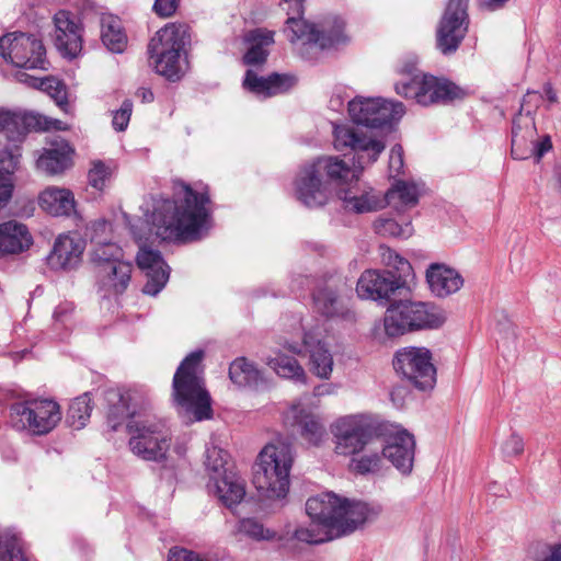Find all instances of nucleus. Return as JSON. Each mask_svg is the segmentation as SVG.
<instances>
[{
    "label": "nucleus",
    "instance_id": "nucleus-1",
    "mask_svg": "<svg viewBox=\"0 0 561 561\" xmlns=\"http://www.w3.org/2000/svg\"><path fill=\"white\" fill-rule=\"evenodd\" d=\"M306 512L311 522L298 526L293 537L301 542L319 545L354 533L366 522L375 519L380 508L324 492L308 499Z\"/></svg>",
    "mask_w": 561,
    "mask_h": 561
},
{
    "label": "nucleus",
    "instance_id": "nucleus-2",
    "mask_svg": "<svg viewBox=\"0 0 561 561\" xmlns=\"http://www.w3.org/2000/svg\"><path fill=\"white\" fill-rule=\"evenodd\" d=\"M173 199L154 198L151 224L156 236L168 242H185L199 238L210 213L207 191L196 192L184 182L174 183Z\"/></svg>",
    "mask_w": 561,
    "mask_h": 561
},
{
    "label": "nucleus",
    "instance_id": "nucleus-3",
    "mask_svg": "<svg viewBox=\"0 0 561 561\" xmlns=\"http://www.w3.org/2000/svg\"><path fill=\"white\" fill-rule=\"evenodd\" d=\"M334 147L339 151L351 150L354 152V168L344 183L335 185L337 196L346 211L365 214L376 211L383 207V201L379 194L359 181V173L365 167L377 161L385 150V142L367 135L358 127L348 125L334 126Z\"/></svg>",
    "mask_w": 561,
    "mask_h": 561
},
{
    "label": "nucleus",
    "instance_id": "nucleus-4",
    "mask_svg": "<svg viewBox=\"0 0 561 561\" xmlns=\"http://www.w3.org/2000/svg\"><path fill=\"white\" fill-rule=\"evenodd\" d=\"M354 175L351 167L337 157L323 156L304 164L295 179V195L309 208L327 204L330 184L339 185Z\"/></svg>",
    "mask_w": 561,
    "mask_h": 561
},
{
    "label": "nucleus",
    "instance_id": "nucleus-5",
    "mask_svg": "<svg viewBox=\"0 0 561 561\" xmlns=\"http://www.w3.org/2000/svg\"><path fill=\"white\" fill-rule=\"evenodd\" d=\"M191 43V27L186 23H168L160 28L148 44L156 71L170 81L179 80L184 73L183 65Z\"/></svg>",
    "mask_w": 561,
    "mask_h": 561
},
{
    "label": "nucleus",
    "instance_id": "nucleus-6",
    "mask_svg": "<svg viewBox=\"0 0 561 561\" xmlns=\"http://www.w3.org/2000/svg\"><path fill=\"white\" fill-rule=\"evenodd\" d=\"M204 352L197 350L188 354L179 365L172 381V396L175 403L191 412L195 421L209 419L213 414L210 396L205 389L202 360Z\"/></svg>",
    "mask_w": 561,
    "mask_h": 561
},
{
    "label": "nucleus",
    "instance_id": "nucleus-7",
    "mask_svg": "<svg viewBox=\"0 0 561 561\" xmlns=\"http://www.w3.org/2000/svg\"><path fill=\"white\" fill-rule=\"evenodd\" d=\"M293 450L288 442L276 439L259 454L253 469V484L268 499H284L290 485Z\"/></svg>",
    "mask_w": 561,
    "mask_h": 561
},
{
    "label": "nucleus",
    "instance_id": "nucleus-8",
    "mask_svg": "<svg viewBox=\"0 0 561 561\" xmlns=\"http://www.w3.org/2000/svg\"><path fill=\"white\" fill-rule=\"evenodd\" d=\"M444 311L432 302L397 297L387 308L383 327L389 337L408 332L433 330L443 325Z\"/></svg>",
    "mask_w": 561,
    "mask_h": 561
},
{
    "label": "nucleus",
    "instance_id": "nucleus-9",
    "mask_svg": "<svg viewBox=\"0 0 561 561\" xmlns=\"http://www.w3.org/2000/svg\"><path fill=\"white\" fill-rule=\"evenodd\" d=\"M129 448L139 458L160 462L167 458L172 435L167 423L154 415H141L127 422Z\"/></svg>",
    "mask_w": 561,
    "mask_h": 561
},
{
    "label": "nucleus",
    "instance_id": "nucleus-10",
    "mask_svg": "<svg viewBox=\"0 0 561 561\" xmlns=\"http://www.w3.org/2000/svg\"><path fill=\"white\" fill-rule=\"evenodd\" d=\"M385 425L366 414L337 419L331 426L334 451L341 456H355L383 435Z\"/></svg>",
    "mask_w": 561,
    "mask_h": 561
},
{
    "label": "nucleus",
    "instance_id": "nucleus-11",
    "mask_svg": "<svg viewBox=\"0 0 561 561\" xmlns=\"http://www.w3.org/2000/svg\"><path fill=\"white\" fill-rule=\"evenodd\" d=\"M285 32L291 43L314 45L320 49L337 48L347 44L345 22L335 15L322 19L319 24L309 23L302 18L289 16Z\"/></svg>",
    "mask_w": 561,
    "mask_h": 561
},
{
    "label": "nucleus",
    "instance_id": "nucleus-12",
    "mask_svg": "<svg viewBox=\"0 0 561 561\" xmlns=\"http://www.w3.org/2000/svg\"><path fill=\"white\" fill-rule=\"evenodd\" d=\"M394 90L397 94L412 99L423 106L447 104L467 95L465 89L450 80L432 75L414 76L409 81H399L394 84Z\"/></svg>",
    "mask_w": 561,
    "mask_h": 561
},
{
    "label": "nucleus",
    "instance_id": "nucleus-13",
    "mask_svg": "<svg viewBox=\"0 0 561 561\" xmlns=\"http://www.w3.org/2000/svg\"><path fill=\"white\" fill-rule=\"evenodd\" d=\"M10 422L19 431L27 430L35 435L49 433L60 421L59 404L53 400L15 402L10 407Z\"/></svg>",
    "mask_w": 561,
    "mask_h": 561
},
{
    "label": "nucleus",
    "instance_id": "nucleus-14",
    "mask_svg": "<svg viewBox=\"0 0 561 561\" xmlns=\"http://www.w3.org/2000/svg\"><path fill=\"white\" fill-rule=\"evenodd\" d=\"M469 0H448L435 32L436 48L444 55L455 54L470 25Z\"/></svg>",
    "mask_w": 561,
    "mask_h": 561
},
{
    "label": "nucleus",
    "instance_id": "nucleus-15",
    "mask_svg": "<svg viewBox=\"0 0 561 561\" xmlns=\"http://www.w3.org/2000/svg\"><path fill=\"white\" fill-rule=\"evenodd\" d=\"M0 56L24 69H48L46 49L35 35L15 32L0 37Z\"/></svg>",
    "mask_w": 561,
    "mask_h": 561
},
{
    "label": "nucleus",
    "instance_id": "nucleus-16",
    "mask_svg": "<svg viewBox=\"0 0 561 561\" xmlns=\"http://www.w3.org/2000/svg\"><path fill=\"white\" fill-rule=\"evenodd\" d=\"M405 112L401 102L382 98L357 96L348 102V113L357 125L369 128H382L399 121Z\"/></svg>",
    "mask_w": 561,
    "mask_h": 561
},
{
    "label": "nucleus",
    "instance_id": "nucleus-17",
    "mask_svg": "<svg viewBox=\"0 0 561 561\" xmlns=\"http://www.w3.org/2000/svg\"><path fill=\"white\" fill-rule=\"evenodd\" d=\"M432 353L425 347H405L396 353L393 367L411 385L420 390L433 389L436 383V368Z\"/></svg>",
    "mask_w": 561,
    "mask_h": 561
},
{
    "label": "nucleus",
    "instance_id": "nucleus-18",
    "mask_svg": "<svg viewBox=\"0 0 561 561\" xmlns=\"http://www.w3.org/2000/svg\"><path fill=\"white\" fill-rule=\"evenodd\" d=\"M347 289L351 286L343 275L333 273L325 276L312 290L314 310L328 319H352L354 314L343 298Z\"/></svg>",
    "mask_w": 561,
    "mask_h": 561
},
{
    "label": "nucleus",
    "instance_id": "nucleus-19",
    "mask_svg": "<svg viewBox=\"0 0 561 561\" xmlns=\"http://www.w3.org/2000/svg\"><path fill=\"white\" fill-rule=\"evenodd\" d=\"M356 291L362 298L385 300L390 305L397 297L409 293L410 288L403 286L402 279L394 277L390 268L385 271L367 270L357 280Z\"/></svg>",
    "mask_w": 561,
    "mask_h": 561
},
{
    "label": "nucleus",
    "instance_id": "nucleus-20",
    "mask_svg": "<svg viewBox=\"0 0 561 561\" xmlns=\"http://www.w3.org/2000/svg\"><path fill=\"white\" fill-rule=\"evenodd\" d=\"M53 21L57 50L65 58H76L82 50V25L71 12L66 10L56 12Z\"/></svg>",
    "mask_w": 561,
    "mask_h": 561
},
{
    "label": "nucleus",
    "instance_id": "nucleus-21",
    "mask_svg": "<svg viewBox=\"0 0 561 561\" xmlns=\"http://www.w3.org/2000/svg\"><path fill=\"white\" fill-rule=\"evenodd\" d=\"M41 127V117L32 114H19L0 110V149H16L21 152L20 144L27 131Z\"/></svg>",
    "mask_w": 561,
    "mask_h": 561
},
{
    "label": "nucleus",
    "instance_id": "nucleus-22",
    "mask_svg": "<svg viewBox=\"0 0 561 561\" xmlns=\"http://www.w3.org/2000/svg\"><path fill=\"white\" fill-rule=\"evenodd\" d=\"M531 98L540 99L541 96L536 92H527L523 98L519 113L513 119L511 154L516 160L528 159L534 152L531 145L535 135V122L529 116V110H527L525 117L522 115V111Z\"/></svg>",
    "mask_w": 561,
    "mask_h": 561
},
{
    "label": "nucleus",
    "instance_id": "nucleus-23",
    "mask_svg": "<svg viewBox=\"0 0 561 561\" xmlns=\"http://www.w3.org/2000/svg\"><path fill=\"white\" fill-rule=\"evenodd\" d=\"M137 265L146 272L147 282L142 293L150 296L158 295L169 279V266L164 262L161 252L147 247H141L136 256Z\"/></svg>",
    "mask_w": 561,
    "mask_h": 561
},
{
    "label": "nucleus",
    "instance_id": "nucleus-24",
    "mask_svg": "<svg viewBox=\"0 0 561 561\" xmlns=\"http://www.w3.org/2000/svg\"><path fill=\"white\" fill-rule=\"evenodd\" d=\"M381 453L401 473L409 474L413 468L415 438L407 430L398 431L389 437Z\"/></svg>",
    "mask_w": 561,
    "mask_h": 561
},
{
    "label": "nucleus",
    "instance_id": "nucleus-25",
    "mask_svg": "<svg viewBox=\"0 0 561 561\" xmlns=\"http://www.w3.org/2000/svg\"><path fill=\"white\" fill-rule=\"evenodd\" d=\"M302 347L309 353L311 370L320 378H329L333 369V357L319 328L305 331Z\"/></svg>",
    "mask_w": 561,
    "mask_h": 561
},
{
    "label": "nucleus",
    "instance_id": "nucleus-26",
    "mask_svg": "<svg viewBox=\"0 0 561 561\" xmlns=\"http://www.w3.org/2000/svg\"><path fill=\"white\" fill-rule=\"evenodd\" d=\"M296 83V78L289 75L272 73L261 77L253 70L245 71L243 87L248 91L264 98L287 92Z\"/></svg>",
    "mask_w": 561,
    "mask_h": 561
},
{
    "label": "nucleus",
    "instance_id": "nucleus-27",
    "mask_svg": "<svg viewBox=\"0 0 561 561\" xmlns=\"http://www.w3.org/2000/svg\"><path fill=\"white\" fill-rule=\"evenodd\" d=\"M133 265L124 260L99 265L96 278L100 287L106 293L123 294L130 282Z\"/></svg>",
    "mask_w": 561,
    "mask_h": 561
},
{
    "label": "nucleus",
    "instance_id": "nucleus-28",
    "mask_svg": "<svg viewBox=\"0 0 561 561\" xmlns=\"http://www.w3.org/2000/svg\"><path fill=\"white\" fill-rule=\"evenodd\" d=\"M426 282L436 297H447L457 293L463 285L462 276L453 267L433 263L426 270Z\"/></svg>",
    "mask_w": 561,
    "mask_h": 561
},
{
    "label": "nucleus",
    "instance_id": "nucleus-29",
    "mask_svg": "<svg viewBox=\"0 0 561 561\" xmlns=\"http://www.w3.org/2000/svg\"><path fill=\"white\" fill-rule=\"evenodd\" d=\"M104 399L108 405L106 422L112 431H117L128 417L129 420H135L141 416V414L130 408V401L133 400L130 391L107 389L104 392Z\"/></svg>",
    "mask_w": 561,
    "mask_h": 561
},
{
    "label": "nucleus",
    "instance_id": "nucleus-30",
    "mask_svg": "<svg viewBox=\"0 0 561 561\" xmlns=\"http://www.w3.org/2000/svg\"><path fill=\"white\" fill-rule=\"evenodd\" d=\"M32 243V236L25 225L15 220L0 224V257L21 253Z\"/></svg>",
    "mask_w": 561,
    "mask_h": 561
},
{
    "label": "nucleus",
    "instance_id": "nucleus-31",
    "mask_svg": "<svg viewBox=\"0 0 561 561\" xmlns=\"http://www.w3.org/2000/svg\"><path fill=\"white\" fill-rule=\"evenodd\" d=\"M244 41L250 47L243 56V62L248 66H260L267 59V47L274 44V32L255 28L247 33Z\"/></svg>",
    "mask_w": 561,
    "mask_h": 561
},
{
    "label": "nucleus",
    "instance_id": "nucleus-32",
    "mask_svg": "<svg viewBox=\"0 0 561 561\" xmlns=\"http://www.w3.org/2000/svg\"><path fill=\"white\" fill-rule=\"evenodd\" d=\"M39 206L53 216H69L75 210L73 194L67 188L47 187L39 197Z\"/></svg>",
    "mask_w": 561,
    "mask_h": 561
},
{
    "label": "nucleus",
    "instance_id": "nucleus-33",
    "mask_svg": "<svg viewBox=\"0 0 561 561\" xmlns=\"http://www.w3.org/2000/svg\"><path fill=\"white\" fill-rule=\"evenodd\" d=\"M216 494L225 506L232 510L245 495L243 480L233 472L225 473L221 477H211Z\"/></svg>",
    "mask_w": 561,
    "mask_h": 561
},
{
    "label": "nucleus",
    "instance_id": "nucleus-34",
    "mask_svg": "<svg viewBox=\"0 0 561 561\" xmlns=\"http://www.w3.org/2000/svg\"><path fill=\"white\" fill-rule=\"evenodd\" d=\"M71 148L66 141L46 149L37 160V168L47 174H59L71 164Z\"/></svg>",
    "mask_w": 561,
    "mask_h": 561
},
{
    "label": "nucleus",
    "instance_id": "nucleus-35",
    "mask_svg": "<svg viewBox=\"0 0 561 561\" xmlns=\"http://www.w3.org/2000/svg\"><path fill=\"white\" fill-rule=\"evenodd\" d=\"M82 252L83 247L80 242H76L69 236H62L56 240L49 261L61 268H71L78 263Z\"/></svg>",
    "mask_w": 561,
    "mask_h": 561
},
{
    "label": "nucleus",
    "instance_id": "nucleus-36",
    "mask_svg": "<svg viewBox=\"0 0 561 561\" xmlns=\"http://www.w3.org/2000/svg\"><path fill=\"white\" fill-rule=\"evenodd\" d=\"M229 378L233 383L240 387L257 389L265 385L261 370L245 357L236 358L230 364Z\"/></svg>",
    "mask_w": 561,
    "mask_h": 561
},
{
    "label": "nucleus",
    "instance_id": "nucleus-37",
    "mask_svg": "<svg viewBox=\"0 0 561 561\" xmlns=\"http://www.w3.org/2000/svg\"><path fill=\"white\" fill-rule=\"evenodd\" d=\"M101 39L112 53L121 54L127 46V36L117 16L103 15L101 19Z\"/></svg>",
    "mask_w": 561,
    "mask_h": 561
},
{
    "label": "nucleus",
    "instance_id": "nucleus-38",
    "mask_svg": "<svg viewBox=\"0 0 561 561\" xmlns=\"http://www.w3.org/2000/svg\"><path fill=\"white\" fill-rule=\"evenodd\" d=\"M268 366L283 378L293 379L301 383L306 382V373L294 356L277 354L268 360Z\"/></svg>",
    "mask_w": 561,
    "mask_h": 561
},
{
    "label": "nucleus",
    "instance_id": "nucleus-39",
    "mask_svg": "<svg viewBox=\"0 0 561 561\" xmlns=\"http://www.w3.org/2000/svg\"><path fill=\"white\" fill-rule=\"evenodd\" d=\"M92 409L93 407L90 392H84L83 394L75 398L67 412V423L76 430H81L89 421Z\"/></svg>",
    "mask_w": 561,
    "mask_h": 561
},
{
    "label": "nucleus",
    "instance_id": "nucleus-40",
    "mask_svg": "<svg viewBox=\"0 0 561 561\" xmlns=\"http://www.w3.org/2000/svg\"><path fill=\"white\" fill-rule=\"evenodd\" d=\"M0 561H30L22 539L8 530L0 533Z\"/></svg>",
    "mask_w": 561,
    "mask_h": 561
},
{
    "label": "nucleus",
    "instance_id": "nucleus-41",
    "mask_svg": "<svg viewBox=\"0 0 561 561\" xmlns=\"http://www.w3.org/2000/svg\"><path fill=\"white\" fill-rule=\"evenodd\" d=\"M296 423L302 438L312 445H319L325 434L324 426L311 413H300L296 416Z\"/></svg>",
    "mask_w": 561,
    "mask_h": 561
},
{
    "label": "nucleus",
    "instance_id": "nucleus-42",
    "mask_svg": "<svg viewBox=\"0 0 561 561\" xmlns=\"http://www.w3.org/2000/svg\"><path fill=\"white\" fill-rule=\"evenodd\" d=\"M383 458L382 453L371 451L359 458H353L351 467L358 474L377 473L382 468Z\"/></svg>",
    "mask_w": 561,
    "mask_h": 561
},
{
    "label": "nucleus",
    "instance_id": "nucleus-43",
    "mask_svg": "<svg viewBox=\"0 0 561 561\" xmlns=\"http://www.w3.org/2000/svg\"><path fill=\"white\" fill-rule=\"evenodd\" d=\"M228 454L224 449L211 446L206 449L205 466L209 472L215 473V477H221L225 473H229L227 470Z\"/></svg>",
    "mask_w": 561,
    "mask_h": 561
},
{
    "label": "nucleus",
    "instance_id": "nucleus-44",
    "mask_svg": "<svg viewBox=\"0 0 561 561\" xmlns=\"http://www.w3.org/2000/svg\"><path fill=\"white\" fill-rule=\"evenodd\" d=\"M238 531L254 540H271L275 533L264 528L255 518H243L239 522Z\"/></svg>",
    "mask_w": 561,
    "mask_h": 561
},
{
    "label": "nucleus",
    "instance_id": "nucleus-45",
    "mask_svg": "<svg viewBox=\"0 0 561 561\" xmlns=\"http://www.w3.org/2000/svg\"><path fill=\"white\" fill-rule=\"evenodd\" d=\"M112 171L110 164L101 160L94 161L88 174L89 184L96 190H103L106 181L112 175Z\"/></svg>",
    "mask_w": 561,
    "mask_h": 561
},
{
    "label": "nucleus",
    "instance_id": "nucleus-46",
    "mask_svg": "<svg viewBox=\"0 0 561 561\" xmlns=\"http://www.w3.org/2000/svg\"><path fill=\"white\" fill-rule=\"evenodd\" d=\"M376 229L380 234H388L398 238H408L412 233L411 224H407L404 227H402L391 218L378 220L376 224Z\"/></svg>",
    "mask_w": 561,
    "mask_h": 561
},
{
    "label": "nucleus",
    "instance_id": "nucleus-47",
    "mask_svg": "<svg viewBox=\"0 0 561 561\" xmlns=\"http://www.w3.org/2000/svg\"><path fill=\"white\" fill-rule=\"evenodd\" d=\"M394 195L405 206H414L419 201L416 186L405 182H398L394 190L387 194V197L393 198Z\"/></svg>",
    "mask_w": 561,
    "mask_h": 561
},
{
    "label": "nucleus",
    "instance_id": "nucleus-48",
    "mask_svg": "<svg viewBox=\"0 0 561 561\" xmlns=\"http://www.w3.org/2000/svg\"><path fill=\"white\" fill-rule=\"evenodd\" d=\"M123 250L114 243L99 245L93 253V261L96 268L101 264L112 263L114 260H122Z\"/></svg>",
    "mask_w": 561,
    "mask_h": 561
},
{
    "label": "nucleus",
    "instance_id": "nucleus-49",
    "mask_svg": "<svg viewBox=\"0 0 561 561\" xmlns=\"http://www.w3.org/2000/svg\"><path fill=\"white\" fill-rule=\"evenodd\" d=\"M388 264L392 266L393 270L391 271L394 274V277H400L403 282V286H408L407 278L412 274V266L410 262L399 254L390 252L388 256Z\"/></svg>",
    "mask_w": 561,
    "mask_h": 561
},
{
    "label": "nucleus",
    "instance_id": "nucleus-50",
    "mask_svg": "<svg viewBox=\"0 0 561 561\" xmlns=\"http://www.w3.org/2000/svg\"><path fill=\"white\" fill-rule=\"evenodd\" d=\"M133 102L129 99L123 101L121 107L113 112L112 126L117 131H124L130 121Z\"/></svg>",
    "mask_w": 561,
    "mask_h": 561
},
{
    "label": "nucleus",
    "instance_id": "nucleus-51",
    "mask_svg": "<svg viewBox=\"0 0 561 561\" xmlns=\"http://www.w3.org/2000/svg\"><path fill=\"white\" fill-rule=\"evenodd\" d=\"M75 306L72 302L65 301L59 304L53 313L54 324L67 329L71 323Z\"/></svg>",
    "mask_w": 561,
    "mask_h": 561
},
{
    "label": "nucleus",
    "instance_id": "nucleus-52",
    "mask_svg": "<svg viewBox=\"0 0 561 561\" xmlns=\"http://www.w3.org/2000/svg\"><path fill=\"white\" fill-rule=\"evenodd\" d=\"M502 451L505 457L519 456L524 451V439L516 433H512L511 436L503 443Z\"/></svg>",
    "mask_w": 561,
    "mask_h": 561
},
{
    "label": "nucleus",
    "instance_id": "nucleus-53",
    "mask_svg": "<svg viewBox=\"0 0 561 561\" xmlns=\"http://www.w3.org/2000/svg\"><path fill=\"white\" fill-rule=\"evenodd\" d=\"M180 0H154L153 11L160 18H170L172 16L178 8Z\"/></svg>",
    "mask_w": 561,
    "mask_h": 561
},
{
    "label": "nucleus",
    "instance_id": "nucleus-54",
    "mask_svg": "<svg viewBox=\"0 0 561 561\" xmlns=\"http://www.w3.org/2000/svg\"><path fill=\"white\" fill-rule=\"evenodd\" d=\"M403 169V149L401 145H394L390 150L389 170L392 174L398 175Z\"/></svg>",
    "mask_w": 561,
    "mask_h": 561
},
{
    "label": "nucleus",
    "instance_id": "nucleus-55",
    "mask_svg": "<svg viewBox=\"0 0 561 561\" xmlns=\"http://www.w3.org/2000/svg\"><path fill=\"white\" fill-rule=\"evenodd\" d=\"M538 547L541 548L545 557L541 559L537 558V561H561V543L553 546L538 543Z\"/></svg>",
    "mask_w": 561,
    "mask_h": 561
},
{
    "label": "nucleus",
    "instance_id": "nucleus-56",
    "mask_svg": "<svg viewBox=\"0 0 561 561\" xmlns=\"http://www.w3.org/2000/svg\"><path fill=\"white\" fill-rule=\"evenodd\" d=\"M18 79L20 81L28 82L33 87L45 89V90L51 89L53 88V83H56V81L53 80V79H49V78H46V79L35 78V77L27 76L25 72H19L18 73Z\"/></svg>",
    "mask_w": 561,
    "mask_h": 561
},
{
    "label": "nucleus",
    "instance_id": "nucleus-57",
    "mask_svg": "<svg viewBox=\"0 0 561 561\" xmlns=\"http://www.w3.org/2000/svg\"><path fill=\"white\" fill-rule=\"evenodd\" d=\"M531 147L534 148L533 156H536L537 160H540L543 157V154L547 153L552 148V142H551L550 137L546 136L539 142H536L533 139Z\"/></svg>",
    "mask_w": 561,
    "mask_h": 561
},
{
    "label": "nucleus",
    "instance_id": "nucleus-58",
    "mask_svg": "<svg viewBox=\"0 0 561 561\" xmlns=\"http://www.w3.org/2000/svg\"><path fill=\"white\" fill-rule=\"evenodd\" d=\"M510 0H478L479 5L488 11L502 9Z\"/></svg>",
    "mask_w": 561,
    "mask_h": 561
},
{
    "label": "nucleus",
    "instance_id": "nucleus-59",
    "mask_svg": "<svg viewBox=\"0 0 561 561\" xmlns=\"http://www.w3.org/2000/svg\"><path fill=\"white\" fill-rule=\"evenodd\" d=\"M416 70L417 69L415 62L408 61L398 69V72L402 76H407V79H403L402 81H409L414 76H420L419 73H416Z\"/></svg>",
    "mask_w": 561,
    "mask_h": 561
},
{
    "label": "nucleus",
    "instance_id": "nucleus-60",
    "mask_svg": "<svg viewBox=\"0 0 561 561\" xmlns=\"http://www.w3.org/2000/svg\"><path fill=\"white\" fill-rule=\"evenodd\" d=\"M38 116L41 117V127H37L36 129H43V130L50 129V128L58 129V130L66 129V126L64 125V123L61 121L55 119L51 122H47V119L45 117H43L41 115H38Z\"/></svg>",
    "mask_w": 561,
    "mask_h": 561
},
{
    "label": "nucleus",
    "instance_id": "nucleus-61",
    "mask_svg": "<svg viewBox=\"0 0 561 561\" xmlns=\"http://www.w3.org/2000/svg\"><path fill=\"white\" fill-rule=\"evenodd\" d=\"M543 92L549 102L556 103L558 101L557 93L550 83L543 85Z\"/></svg>",
    "mask_w": 561,
    "mask_h": 561
},
{
    "label": "nucleus",
    "instance_id": "nucleus-62",
    "mask_svg": "<svg viewBox=\"0 0 561 561\" xmlns=\"http://www.w3.org/2000/svg\"><path fill=\"white\" fill-rule=\"evenodd\" d=\"M137 95L141 98L142 102H152L154 98L152 91L147 88L138 89Z\"/></svg>",
    "mask_w": 561,
    "mask_h": 561
},
{
    "label": "nucleus",
    "instance_id": "nucleus-63",
    "mask_svg": "<svg viewBox=\"0 0 561 561\" xmlns=\"http://www.w3.org/2000/svg\"><path fill=\"white\" fill-rule=\"evenodd\" d=\"M297 7V12L298 14H301L302 13V1L304 0H293Z\"/></svg>",
    "mask_w": 561,
    "mask_h": 561
},
{
    "label": "nucleus",
    "instance_id": "nucleus-64",
    "mask_svg": "<svg viewBox=\"0 0 561 561\" xmlns=\"http://www.w3.org/2000/svg\"><path fill=\"white\" fill-rule=\"evenodd\" d=\"M289 351L293 352V353H297V354H299L301 352L300 348H298L297 346H294V345L289 346Z\"/></svg>",
    "mask_w": 561,
    "mask_h": 561
}]
</instances>
